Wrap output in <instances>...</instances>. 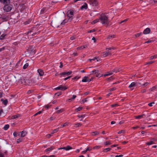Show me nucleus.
Listing matches in <instances>:
<instances>
[{
  "label": "nucleus",
  "mask_w": 157,
  "mask_h": 157,
  "mask_svg": "<svg viewBox=\"0 0 157 157\" xmlns=\"http://www.w3.org/2000/svg\"><path fill=\"white\" fill-rule=\"evenodd\" d=\"M106 13H102L100 15L99 20L102 24H106L107 25L109 23V17L106 15Z\"/></svg>",
  "instance_id": "obj_1"
},
{
  "label": "nucleus",
  "mask_w": 157,
  "mask_h": 157,
  "mask_svg": "<svg viewBox=\"0 0 157 157\" xmlns=\"http://www.w3.org/2000/svg\"><path fill=\"white\" fill-rule=\"evenodd\" d=\"M13 6L12 5L7 4L5 5L3 7V10L6 12H9L11 10Z\"/></svg>",
  "instance_id": "obj_2"
},
{
  "label": "nucleus",
  "mask_w": 157,
  "mask_h": 157,
  "mask_svg": "<svg viewBox=\"0 0 157 157\" xmlns=\"http://www.w3.org/2000/svg\"><path fill=\"white\" fill-rule=\"evenodd\" d=\"M2 19L5 21H7L10 19V16L8 13H3L2 15Z\"/></svg>",
  "instance_id": "obj_3"
},
{
  "label": "nucleus",
  "mask_w": 157,
  "mask_h": 157,
  "mask_svg": "<svg viewBox=\"0 0 157 157\" xmlns=\"http://www.w3.org/2000/svg\"><path fill=\"white\" fill-rule=\"evenodd\" d=\"M51 25L54 27L58 28L59 27L60 23H58L57 21H54L51 22Z\"/></svg>",
  "instance_id": "obj_4"
},
{
  "label": "nucleus",
  "mask_w": 157,
  "mask_h": 157,
  "mask_svg": "<svg viewBox=\"0 0 157 157\" xmlns=\"http://www.w3.org/2000/svg\"><path fill=\"white\" fill-rule=\"evenodd\" d=\"M90 4L93 6H97L98 4V2L97 0H89Z\"/></svg>",
  "instance_id": "obj_5"
},
{
  "label": "nucleus",
  "mask_w": 157,
  "mask_h": 157,
  "mask_svg": "<svg viewBox=\"0 0 157 157\" xmlns=\"http://www.w3.org/2000/svg\"><path fill=\"white\" fill-rule=\"evenodd\" d=\"M26 81L28 84H27L29 85H32L36 83V81L33 79H28L26 80Z\"/></svg>",
  "instance_id": "obj_6"
},
{
  "label": "nucleus",
  "mask_w": 157,
  "mask_h": 157,
  "mask_svg": "<svg viewBox=\"0 0 157 157\" xmlns=\"http://www.w3.org/2000/svg\"><path fill=\"white\" fill-rule=\"evenodd\" d=\"M67 89V87L66 86H64L62 85H60L58 87L55 88V90H64Z\"/></svg>",
  "instance_id": "obj_7"
},
{
  "label": "nucleus",
  "mask_w": 157,
  "mask_h": 157,
  "mask_svg": "<svg viewBox=\"0 0 157 157\" xmlns=\"http://www.w3.org/2000/svg\"><path fill=\"white\" fill-rule=\"evenodd\" d=\"M27 80H25L23 77L21 78L20 80L19 81V83H21V84H28L26 81Z\"/></svg>",
  "instance_id": "obj_8"
},
{
  "label": "nucleus",
  "mask_w": 157,
  "mask_h": 157,
  "mask_svg": "<svg viewBox=\"0 0 157 157\" xmlns=\"http://www.w3.org/2000/svg\"><path fill=\"white\" fill-rule=\"evenodd\" d=\"M99 72V71L98 70H96L94 71H91V74H92L93 73H94V74H97L96 76L98 77H101L102 76V75L99 74H98Z\"/></svg>",
  "instance_id": "obj_9"
},
{
  "label": "nucleus",
  "mask_w": 157,
  "mask_h": 157,
  "mask_svg": "<svg viewBox=\"0 0 157 157\" xmlns=\"http://www.w3.org/2000/svg\"><path fill=\"white\" fill-rule=\"evenodd\" d=\"M72 72V71L66 72H63L60 73V75H66L68 76L70 75Z\"/></svg>",
  "instance_id": "obj_10"
},
{
  "label": "nucleus",
  "mask_w": 157,
  "mask_h": 157,
  "mask_svg": "<svg viewBox=\"0 0 157 157\" xmlns=\"http://www.w3.org/2000/svg\"><path fill=\"white\" fill-rule=\"evenodd\" d=\"M72 149V148L69 146H67L66 147H60L58 148L59 150L63 149L65 150L66 151H68Z\"/></svg>",
  "instance_id": "obj_11"
},
{
  "label": "nucleus",
  "mask_w": 157,
  "mask_h": 157,
  "mask_svg": "<svg viewBox=\"0 0 157 157\" xmlns=\"http://www.w3.org/2000/svg\"><path fill=\"white\" fill-rule=\"evenodd\" d=\"M150 29L149 28H147L144 30L143 33L145 34H148L150 33Z\"/></svg>",
  "instance_id": "obj_12"
},
{
  "label": "nucleus",
  "mask_w": 157,
  "mask_h": 157,
  "mask_svg": "<svg viewBox=\"0 0 157 157\" xmlns=\"http://www.w3.org/2000/svg\"><path fill=\"white\" fill-rule=\"evenodd\" d=\"M37 30V28L35 27L33 28L31 30V31L30 32L33 33L32 34V35L33 36H34L37 33H38V32H36V31Z\"/></svg>",
  "instance_id": "obj_13"
},
{
  "label": "nucleus",
  "mask_w": 157,
  "mask_h": 157,
  "mask_svg": "<svg viewBox=\"0 0 157 157\" xmlns=\"http://www.w3.org/2000/svg\"><path fill=\"white\" fill-rule=\"evenodd\" d=\"M10 0H0V2L5 4H9L10 3Z\"/></svg>",
  "instance_id": "obj_14"
},
{
  "label": "nucleus",
  "mask_w": 157,
  "mask_h": 157,
  "mask_svg": "<svg viewBox=\"0 0 157 157\" xmlns=\"http://www.w3.org/2000/svg\"><path fill=\"white\" fill-rule=\"evenodd\" d=\"M69 11H68L67 13V17H68V20L69 21H71L73 19L72 17V15H70V14H69Z\"/></svg>",
  "instance_id": "obj_15"
},
{
  "label": "nucleus",
  "mask_w": 157,
  "mask_h": 157,
  "mask_svg": "<svg viewBox=\"0 0 157 157\" xmlns=\"http://www.w3.org/2000/svg\"><path fill=\"white\" fill-rule=\"evenodd\" d=\"M38 72L40 76H42L44 75V73L42 70L40 69H38Z\"/></svg>",
  "instance_id": "obj_16"
},
{
  "label": "nucleus",
  "mask_w": 157,
  "mask_h": 157,
  "mask_svg": "<svg viewBox=\"0 0 157 157\" xmlns=\"http://www.w3.org/2000/svg\"><path fill=\"white\" fill-rule=\"evenodd\" d=\"M21 132V137H24L27 134V132L25 131L24 130L23 131Z\"/></svg>",
  "instance_id": "obj_17"
},
{
  "label": "nucleus",
  "mask_w": 157,
  "mask_h": 157,
  "mask_svg": "<svg viewBox=\"0 0 157 157\" xmlns=\"http://www.w3.org/2000/svg\"><path fill=\"white\" fill-rule=\"evenodd\" d=\"M87 5L86 3H84V5H83V6H82L80 8L81 10H83V9H87Z\"/></svg>",
  "instance_id": "obj_18"
},
{
  "label": "nucleus",
  "mask_w": 157,
  "mask_h": 157,
  "mask_svg": "<svg viewBox=\"0 0 157 157\" xmlns=\"http://www.w3.org/2000/svg\"><path fill=\"white\" fill-rule=\"evenodd\" d=\"M19 7L21 11H22L26 8V6L24 5L23 4L20 5Z\"/></svg>",
  "instance_id": "obj_19"
},
{
  "label": "nucleus",
  "mask_w": 157,
  "mask_h": 157,
  "mask_svg": "<svg viewBox=\"0 0 157 157\" xmlns=\"http://www.w3.org/2000/svg\"><path fill=\"white\" fill-rule=\"evenodd\" d=\"M119 70L120 69L118 68H115L114 69H113L112 71V72H113L117 73L120 71V70Z\"/></svg>",
  "instance_id": "obj_20"
},
{
  "label": "nucleus",
  "mask_w": 157,
  "mask_h": 157,
  "mask_svg": "<svg viewBox=\"0 0 157 157\" xmlns=\"http://www.w3.org/2000/svg\"><path fill=\"white\" fill-rule=\"evenodd\" d=\"M87 46L86 45H84L83 46L80 47H78L77 48V49H82L86 47H87Z\"/></svg>",
  "instance_id": "obj_21"
},
{
  "label": "nucleus",
  "mask_w": 157,
  "mask_h": 157,
  "mask_svg": "<svg viewBox=\"0 0 157 157\" xmlns=\"http://www.w3.org/2000/svg\"><path fill=\"white\" fill-rule=\"evenodd\" d=\"M99 133V132L98 131H95L91 133L92 135L93 136H94L98 135Z\"/></svg>",
  "instance_id": "obj_22"
},
{
  "label": "nucleus",
  "mask_w": 157,
  "mask_h": 157,
  "mask_svg": "<svg viewBox=\"0 0 157 157\" xmlns=\"http://www.w3.org/2000/svg\"><path fill=\"white\" fill-rule=\"evenodd\" d=\"M115 35H109L108 36V37H107V39H110L111 38H115Z\"/></svg>",
  "instance_id": "obj_23"
},
{
  "label": "nucleus",
  "mask_w": 157,
  "mask_h": 157,
  "mask_svg": "<svg viewBox=\"0 0 157 157\" xmlns=\"http://www.w3.org/2000/svg\"><path fill=\"white\" fill-rule=\"evenodd\" d=\"M88 77L86 76H85L83 79L82 80V82H87Z\"/></svg>",
  "instance_id": "obj_24"
},
{
  "label": "nucleus",
  "mask_w": 157,
  "mask_h": 157,
  "mask_svg": "<svg viewBox=\"0 0 157 157\" xmlns=\"http://www.w3.org/2000/svg\"><path fill=\"white\" fill-rule=\"evenodd\" d=\"M54 148V147L53 146H52L46 149L45 151H49L52 150H53Z\"/></svg>",
  "instance_id": "obj_25"
},
{
  "label": "nucleus",
  "mask_w": 157,
  "mask_h": 157,
  "mask_svg": "<svg viewBox=\"0 0 157 157\" xmlns=\"http://www.w3.org/2000/svg\"><path fill=\"white\" fill-rule=\"evenodd\" d=\"M112 74H113V73L112 72H108L107 73H106V74H105L104 75V77H106V76H109V75H112Z\"/></svg>",
  "instance_id": "obj_26"
},
{
  "label": "nucleus",
  "mask_w": 157,
  "mask_h": 157,
  "mask_svg": "<svg viewBox=\"0 0 157 157\" xmlns=\"http://www.w3.org/2000/svg\"><path fill=\"white\" fill-rule=\"evenodd\" d=\"M136 83L135 82H132L129 85V87L131 88L135 86Z\"/></svg>",
  "instance_id": "obj_27"
},
{
  "label": "nucleus",
  "mask_w": 157,
  "mask_h": 157,
  "mask_svg": "<svg viewBox=\"0 0 157 157\" xmlns=\"http://www.w3.org/2000/svg\"><path fill=\"white\" fill-rule=\"evenodd\" d=\"M8 102V101L6 99L4 100L2 102V103L5 105H7Z\"/></svg>",
  "instance_id": "obj_28"
},
{
  "label": "nucleus",
  "mask_w": 157,
  "mask_h": 157,
  "mask_svg": "<svg viewBox=\"0 0 157 157\" xmlns=\"http://www.w3.org/2000/svg\"><path fill=\"white\" fill-rule=\"evenodd\" d=\"M110 142V141H106L104 143V144L105 145H109L111 144Z\"/></svg>",
  "instance_id": "obj_29"
},
{
  "label": "nucleus",
  "mask_w": 157,
  "mask_h": 157,
  "mask_svg": "<svg viewBox=\"0 0 157 157\" xmlns=\"http://www.w3.org/2000/svg\"><path fill=\"white\" fill-rule=\"evenodd\" d=\"M144 115V114H143L142 115L135 116V117L136 118L139 119L142 117Z\"/></svg>",
  "instance_id": "obj_30"
},
{
  "label": "nucleus",
  "mask_w": 157,
  "mask_h": 157,
  "mask_svg": "<svg viewBox=\"0 0 157 157\" xmlns=\"http://www.w3.org/2000/svg\"><path fill=\"white\" fill-rule=\"evenodd\" d=\"M9 124H6L4 126V127L3 128L5 130H6L8 129L9 128Z\"/></svg>",
  "instance_id": "obj_31"
},
{
  "label": "nucleus",
  "mask_w": 157,
  "mask_h": 157,
  "mask_svg": "<svg viewBox=\"0 0 157 157\" xmlns=\"http://www.w3.org/2000/svg\"><path fill=\"white\" fill-rule=\"evenodd\" d=\"M6 36V34H3L1 35L0 36V40H3L4 39L5 37Z\"/></svg>",
  "instance_id": "obj_32"
},
{
  "label": "nucleus",
  "mask_w": 157,
  "mask_h": 157,
  "mask_svg": "<svg viewBox=\"0 0 157 157\" xmlns=\"http://www.w3.org/2000/svg\"><path fill=\"white\" fill-rule=\"evenodd\" d=\"M46 9L45 8H43L40 11V14H43L45 12Z\"/></svg>",
  "instance_id": "obj_33"
},
{
  "label": "nucleus",
  "mask_w": 157,
  "mask_h": 157,
  "mask_svg": "<svg viewBox=\"0 0 157 157\" xmlns=\"http://www.w3.org/2000/svg\"><path fill=\"white\" fill-rule=\"evenodd\" d=\"M59 128L54 130L53 131V132L51 133V134L52 135L54 133H55V132H58L59 131Z\"/></svg>",
  "instance_id": "obj_34"
},
{
  "label": "nucleus",
  "mask_w": 157,
  "mask_h": 157,
  "mask_svg": "<svg viewBox=\"0 0 157 157\" xmlns=\"http://www.w3.org/2000/svg\"><path fill=\"white\" fill-rule=\"evenodd\" d=\"M154 144L153 141H151L147 143L146 144L148 145H150Z\"/></svg>",
  "instance_id": "obj_35"
},
{
  "label": "nucleus",
  "mask_w": 157,
  "mask_h": 157,
  "mask_svg": "<svg viewBox=\"0 0 157 157\" xmlns=\"http://www.w3.org/2000/svg\"><path fill=\"white\" fill-rule=\"evenodd\" d=\"M29 66V64L28 63H25L23 67V68L24 69H25L26 68Z\"/></svg>",
  "instance_id": "obj_36"
},
{
  "label": "nucleus",
  "mask_w": 157,
  "mask_h": 157,
  "mask_svg": "<svg viewBox=\"0 0 157 157\" xmlns=\"http://www.w3.org/2000/svg\"><path fill=\"white\" fill-rule=\"evenodd\" d=\"M100 20L99 19H96L95 20H94L92 23V24L93 23L94 24L97 22H98Z\"/></svg>",
  "instance_id": "obj_37"
},
{
  "label": "nucleus",
  "mask_w": 157,
  "mask_h": 157,
  "mask_svg": "<svg viewBox=\"0 0 157 157\" xmlns=\"http://www.w3.org/2000/svg\"><path fill=\"white\" fill-rule=\"evenodd\" d=\"M157 88V87L156 86H153L152 88H151L149 90L151 91H153L154 90L156 89Z\"/></svg>",
  "instance_id": "obj_38"
},
{
  "label": "nucleus",
  "mask_w": 157,
  "mask_h": 157,
  "mask_svg": "<svg viewBox=\"0 0 157 157\" xmlns=\"http://www.w3.org/2000/svg\"><path fill=\"white\" fill-rule=\"evenodd\" d=\"M63 111V109H61L57 110L56 112V113H60L62 112Z\"/></svg>",
  "instance_id": "obj_39"
},
{
  "label": "nucleus",
  "mask_w": 157,
  "mask_h": 157,
  "mask_svg": "<svg viewBox=\"0 0 157 157\" xmlns=\"http://www.w3.org/2000/svg\"><path fill=\"white\" fill-rule=\"evenodd\" d=\"M82 109V107H79L76 109L75 110L77 112H78V111H80L81 109Z\"/></svg>",
  "instance_id": "obj_40"
},
{
  "label": "nucleus",
  "mask_w": 157,
  "mask_h": 157,
  "mask_svg": "<svg viewBox=\"0 0 157 157\" xmlns=\"http://www.w3.org/2000/svg\"><path fill=\"white\" fill-rule=\"evenodd\" d=\"M114 78L113 76H111L110 77L107 78V80L108 81H109L114 79Z\"/></svg>",
  "instance_id": "obj_41"
},
{
  "label": "nucleus",
  "mask_w": 157,
  "mask_h": 157,
  "mask_svg": "<svg viewBox=\"0 0 157 157\" xmlns=\"http://www.w3.org/2000/svg\"><path fill=\"white\" fill-rule=\"evenodd\" d=\"M157 57V55H155L154 56H152L150 57V59L152 60L154 58H156Z\"/></svg>",
  "instance_id": "obj_42"
},
{
  "label": "nucleus",
  "mask_w": 157,
  "mask_h": 157,
  "mask_svg": "<svg viewBox=\"0 0 157 157\" xmlns=\"http://www.w3.org/2000/svg\"><path fill=\"white\" fill-rule=\"evenodd\" d=\"M68 11H69V14H70V15H72V16L73 15L74 12L73 11L71 10H69Z\"/></svg>",
  "instance_id": "obj_43"
},
{
  "label": "nucleus",
  "mask_w": 157,
  "mask_h": 157,
  "mask_svg": "<svg viewBox=\"0 0 157 157\" xmlns=\"http://www.w3.org/2000/svg\"><path fill=\"white\" fill-rule=\"evenodd\" d=\"M85 115H78L77 116L79 118H83L85 117Z\"/></svg>",
  "instance_id": "obj_44"
},
{
  "label": "nucleus",
  "mask_w": 157,
  "mask_h": 157,
  "mask_svg": "<svg viewBox=\"0 0 157 157\" xmlns=\"http://www.w3.org/2000/svg\"><path fill=\"white\" fill-rule=\"evenodd\" d=\"M148 84H149V83L148 82H145V83H144V84H143L142 85V86H147Z\"/></svg>",
  "instance_id": "obj_45"
},
{
  "label": "nucleus",
  "mask_w": 157,
  "mask_h": 157,
  "mask_svg": "<svg viewBox=\"0 0 157 157\" xmlns=\"http://www.w3.org/2000/svg\"><path fill=\"white\" fill-rule=\"evenodd\" d=\"M154 62H155V61H151L150 62H149L147 63L146 64L147 65V64H151L153 63Z\"/></svg>",
  "instance_id": "obj_46"
},
{
  "label": "nucleus",
  "mask_w": 157,
  "mask_h": 157,
  "mask_svg": "<svg viewBox=\"0 0 157 157\" xmlns=\"http://www.w3.org/2000/svg\"><path fill=\"white\" fill-rule=\"evenodd\" d=\"M103 55V56L104 57H106L108 56L107 53L106 52H104Z\"/></svg>",
  "instance_id": "obj_47"
},
{
  "label": "nucleus",
  "mask_w": 157,
  "mask_h": 157,
  "mask_svg": "<svg viewBox=\"0 0 157 157\" xmlns=\"http://www.w3.org/2000/svg\"><path fill=\"white\" fill-rule=\"evenodd\" d=\"M142 34V33H137V34H136L135 35V36L136 37H139Z\"/></svg>",
  "instance_id": "obj_48"
},
{
  "label": "nucleus",
  "mask_w": 157,
  "mask_h": 157,
  "mask_svg": "<svg viewBox=\"0 0 157 157\" xmlns=\"http://www.w3.org/2000/svg\"><path fill=\"white\" fill-rule=\"evenodd\" d=\"M125 131L124 130H121L118 132V134H120L122 133H124Z\"/></svg>",
  "instance_id": "obj_49"
},
{
  "label": "nucleus",
  "mask_w": 157,
  "mask_h": 157,
  "mask_svg": "<svg viewBox=\"0 0 157 157\" xmlns=\"http://www.w3.org/2000/svg\"><path fill=\"white\" fill-rule=\"evenodd\" d=\"M67 22V21H65V20H63L62 22H61L60 24V25H64L65 23Z\"/></svg>",
  "instance_id": "obj_50"
},
{
  "label": "nucleus",
  "mask_w": 157,
  "mask_h": 157,
  "mask_svg": "<svg viewBox=\"0 0 157 157\" xmlns=\"http://www.w3.org/2000/svg\"><path fill=\"white\" fill-rule=\"evenodd\" d=\"M155 103L154 102H152L151 103H150L148 104V105L149 106H152V104H154Z\"/></svg>",
  "instance_id": "obj_51"
},
{
  "label": "nucleus",
  "mask_w": 157,
  "mask_h": 157,
  "mask_svg": "<svg viewBox=\"0 0 157 157\" xmlns=\"http://www.w3.org/2000/svg\"><path fill=\"white\" fill-rule=\"evenodd\" d=\"M22 141V139L21 138H20L17 140V142L19 143Z\"/></svg>",
  "instance_id": "obj_52"
},
{
  "label": "nucleus",
  "mask_w": 157,
  "mask_h": 157,
  "mask_svg": "<svg viewBox=\"0 0 157 157\" xmlns=\"http://www.w3.org/2000/svg\"><path fill=\"white\" fill-rule=\"evenodd\" d=\"M154 40H149L148 41H146L145 42V43H149L152 42H153Z\"/></svg>",
  "instance_id": "obj_53"
},
{
  "label": "nucleus",
  "mask_w": 157,
  "mask_h": 157,
  "mask_svg": "<svg viewBox=\"0 0 157 157\" xmlns=\"http://www.w3.org/2000/svg\"><path fill=\"white\" fill-rule=\"evenodd\" d=\"M101 147V146H95L94 147V149H98V148H99Z\"/></svg>",
  "instance_id": "obj_54"
},
{
  "label": "nucleus",
  "mask_w": 157,
  "mask_h": 157,
  "mask_svg": "<svg viewBox=\"0 0 157 157\" xmlns=\"http://www.w3.org/2000/svg\"><path fill=\"white\" fill-rule=\"evenodd\" d=\"M75 125H77V126H76L77 127H79L81 126L82 125V124L81 123H78L77 124H75Z\"/></svg>",
  "instance_id": "obj_55"
},
{
  "label": "nucleus",
  "mask_w": 157,
  "mask_h": 157,
  "mask_svg": "<svg viewBox=\"0 0 157 157\" xmlns=\"http://www.w3.org/2000/svg\"><path fill=\"white\" fill-rule=\"evenodd\" d=\"M118 105L117 104H113V105H111V107H115L116 106H117Z\"/></svg>",
  "instance_id": "obj_56"
},
{
  "label": "nucleus",
  "mask_w": 157,
  "mask_h": 157,
  "mask_svg": "<svg viewBox=\"0 0 157 157\" xmlns=\"http://www.w3.org/2000/svg\"><path fill=\"white\" fill-rule=\"evenodd\" d=\"M112 49H114V48L113 47H110V48H106V50H107V49H108L109 50H110Z\"/></svg>",
  "instance_id": "obj_57"
},
{
  "label": "nucleus",
  "mask_w": 157,
  "mask_h": 157,
  "mask_svg": "<svg viewBox=\"0 0 157 157\" xmlns=\"http://www.w3.org/2000/svg\"><path fill=\"white\" fill-rule=\"evenodd\" d=\"M61 94V93L60 92H58L56 93L55 95H56L57 96L60 95Z\"/></svg>",
  "instance_id": "obj_58"
},
{
  "label": "nucleus",
  "mask_w": 157,
  "mask_h": 157,
  "mask_svg": "<svg viewBox=\"0 0 157 157\" xmlns=\"http://www.w3.org/2000/svg\"><path fill=\"white\" fill-rule=\"evenodd\" d=\"M79 78V77H78V76H75V77H74V78H72V79H73V80L75 79H78Z\"/></svg>",
  "instance_id": "obj_59"
},
{
  "label": "nucleus",
  "mask_w": 157,
  "mask_h": 157,
  "mask_svg": "<svg viewBox=\"0 0 157 157\" xmlns=\"http://www.w3.org/2000/svg\"><path fill=\"white\" fill-rule=\"evenodd\" d=\"M71 76H69L66 78H64V80H66L67 79L71 78Z\"/></svg>",
  "instance_id": "obj_60"
},
{
  "label": "nucleus",
  "mask_w": 157,
  "mask_h": 157,
  "mask_svg": "<svg viewBox=\"0 0 157 157\" xmlns=\"http://www.w3.org/2000/svg\"><path fill=\"white\" fill-rule=\"evenodd\" d=\"M111 149V148H106L104 149V151H104L105 150H106L107 151H109Z\"/></svg>",
  "instance_id": "obj_61"
},
{
  "label": "nucleus",
  "mask_w": 157,
  "mask_h": 157,
  "mask_svg": "<svg viewBox=\"0 0 157 157\" xmlns=\"http://www.w3.org/2000/svg\"><path fill=\"white\" fill-rule=\"evenodd\" d=\"M86 151H90L92 150V148L90 147H88L86 149Z\"/></svg>",
  "instance_id": "obj_62"
},
{
  "label": "nucleus",
  "mask_w": 157,
  "mask_h": 157,
  "mask_svg": "<svg viewBox=\"0 0 157 157\" xmlns=\"http://www.w3.org/2000/svg\"><path fill=\"white\" fill-rule=\"evenodd\" d=\"M76 95H73L72 97L71 98V99H73V100L76 98Z\"/></svg>",
  "instance_id": "obj_63"
},
{
  "label": "nucleus",
  "mask_w": 157,
  "mask_h": 157,
  "mask_svg": "<svg viewBox=\"0 0 157 157\" xmlns=\"http://www.w3.org/2000/svg\"><path fill=\"white\" fill-rule=\"evenodd\" d=\"M116 89V88H112L110 89H109V90L110 91H113L114 90H115Z\"/></svg>",
  "instance_id": "obj_64"
}]
</instances>
